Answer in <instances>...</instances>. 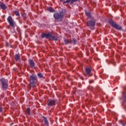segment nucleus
<instances>
[{
  "label": "nucleus",
  "mask_w": 126,
  "mask_h": 126,
  "mask_svg": "<svg viewBox=\"0 0 126 126\" xmlns=\"http://www.w3.org/2000/svg\"><path fill=\"white\" fill-rule=\"evenodd\" d=\"M53 16L55 20V22H61V21H63V19L64 16V12L62 11L59 12L55 13Z\"/></svg>",
  "instance_id": "f257e3e1"
},
{
  "label": "nucleus",
  "mask_w": 126,
  "mask_h": 126,
  "mask_svg": "<svg viewBox=\"0 0 126 126\" xmlns=\"http://www.w3.org/2000/svg\"><path fill=\"white\" fill-rule=\"evenodd\" d=\"M38 80L37 79V76L35 74H32L30 76V83L31 88L32 87H35L36 84L37 83Z\"/></svg>",
  "instance_id": "f03ea898"
},
{
  "label": "nucleus",
  "mask_w": 126,
  "mask_h": 126,
  "mask_svg": "<svg viewBox=\"0 0 126 126\" xmlns=\"http://www.w3.org/2000/svg\"><path fill=\"white\" fill-rule=\"evenodd\" d=\"M1 90H7L8 89V82L4 78H1L0 80Z\"/></svg>",
  "instance_id": "7ed1b4c3"
},
{
  "label": "nucleus",
  "mask_w": 126,
  "mask_h": 126,
  "mask_svg": "<svg viewBox=\"0 0 126 126\" xmlns=\"http://www.w3.org/2000/svg\"><path fill=\"white\" fill-rule=\"evenodd\" d=\"M109 24L112 26V27H114L115 28V29H117V30H122V27L119 26V25L116 24L113 20L110 19L108 21Z\"/></svg>",
  "instance_id": "20e7f679"
},
{
  "label": "nucleus",
  "mask_w": 126,
  "mask_h": 126,
  "mask_svg": "<svg viewBox=\"0 0 126 126\" xmlns=\"http://www.w3.org/2000/svg\"><path fill=\"white\" fill-rule=\"evenodd\" d=\"M95 22L94 20H90L87 22V26L92 30L95 29Z\"/></svg>",
  "instance_id": "39448f33"
},
{
  "label": "nucleus",
  "mask_w": 126,
  "mask_h": 126,
  "mask_svg": "<svg viewBox=\"0 0 126 126\" xmlns=\"http://www.w3.org/2000/svg\"><path fill=\"white\" fill-rule=\"evenodd\" d=\"M7 20L11 27H15V26H16V24L15 23V22L13 21V19H12L11 16H9L7 18Z\"/></svg>",
  "instance_id": "423d86ee"
},
{
  "label": "nucleus",
  "mask_w": 126,
  "mask_h": 126,
  "mask_svg": "<svg viewBox=\"0 0 126 126\" xmlns=\"http://www.w3.org/2000/svg\"><path fill=\"white\" fill-rule=\"evenodd\" d=\"M53 34H52V33L49 32L48 33H43L41 34V38H46L48 40H52V36Z\"/></svg>",
  "instance_id": "0eeeda50"
},
{
  "label": "nucleus",
  "mask_w": 126,
  "mask_h": 126,
  "mask_svg": "<svg viewBox=\"0 0 126 126\" xmlns=\"http://www.w3.org/2000/svg\"><path fill=\"white\" fill-rule=\"evenodd\" d=\"M47 105L50 107H55L56 106V100L49 99L47 102Z\"/></svg>",
  "instance_id": "6e6552de"
},
{
  "label": "nucleus",
  "mask_w": 126,
  "mask_h": 126,
  "mask_svg": "<svg viewBox=\"0 0 126 126\" xmlns=\"http://www.w3.org/2000/svg\"><path fill=\"white\" fill-rule=\"evenodd\" d=\"M85 71L86 72L85 73V75L87 76V77H90V76L92 75L91 74V69H90L89 67L86 68Z\"/></svg>",
  "instance_id": "1a4fd4ad"
},
{
  "label": "nucleus",
  "mask_w": 126,
  "mask_h": 126,
  "mask_svg": "<svg viewBox=\"0 0 126 126\" xmlns=\"http://www.w3.org/2000/svg\"><path fill=\"white\" fill-rule=\"evenodd\" d=\"M29 64L31 68H35V62L32 59L29 60Z\"/></svg>",
  "instance_id": "9d476101"
},
{
  "label": "nucleus",
  "mask_w": 126,
  "mask_h": 126,
  "mask_svg": "<svg viewBox=\"0 0 126 126\" xmlns=\"http://www.w3.org/2000/svg\"><path fill=\"white\" fill-rule=\"evenodd\" d=\"M77 1H80V0H66L63 3H69V4H72L74 2H77Z\"/></svg>",
  "instance_id": "9b49d317"
},
{
  "label": "nucleus",
  "mask_w": 126,
  "mask_h": 126,
  "mask_svg": "<svg viewBox=\"0 0 126 126\" xmlns=\"http://www.w3.org/2000/svg\"><path fill=\"white\" fill-rule=\"evenodd\" d=\"M0 7L1 9H3V10H5V9L7 8V6L5 5L4 3H2L1 2H0Z\"/></svg>",
  "instance_id": "f8f14e48"
},
{
  "label": "nucleus",
  "mask_w": 126,
  "mask_h": 126,
  "mask_svg": "<svg viewBox=\"0 0 126 126\" xmlns=\"http://www.w3.org/2000/svg\"><path fill=\"white\" fill-rule=\"evenodd\" d=\"M14 59L16 62L20 61V54H17L14 56Z\"/></svg>",
  "instance_id": "ddd939ff"
},
{
  "label": "nucleus",
  "mask_w": 126,
  "mask_h": 126,
  "mask_svg": "<svg viewBox=\"0 0 126 126\" xmlns=\"http://www.w3.org/2000/svg\"><path fill=\"white\" fill-rule=\"evenodd\" d=\"M43 122L45 125V126H48L49 125V121H48V119H47L46 117H43Z\"/></svg>",
  "instance_id": "4468645a"
},
{
  "label": "nucleus",
  "mask_w": 126,
  "mask_h": 126,
  "mask_svg": "<svg viewBox=\"0 0 126 126\" xmlns=\"http://www.w3.org/2000/svg\"><path fill=\"white\" fill-rule=\"evenodd\" d=\"M75 43H76V40H75V39H73V40H70V44L75 45Z\"/></svg>",
  "instance_id": "2eb2a0df"
},
{
  "label": "nucleus",
  "mask_w": 126,
  "mask_h": 126,
  "mask_svg": "<svg viewBox=\"0 0 126 126\" xmlns=\"http://www.w3.org/2000/svg\"><path fill=\"white\" fill-rule=\"evenodd\" d=\"M47 10L49 12H55V10L54 9H53L52 7H48L47 8Z\"/></svg>",
  "instance_id": "dca6fc26"
},
{
  "label": "nucleus",
  "mask_w": 126,
  "mask_h": 126,
  "mask_svg": "<svg viewBox=\"0 0 126 126\" xmlns=\"http://www.w3.org/2000/svg\"><path fill=\"white\" fill-rule=\"evenodd\" d=\"M51 40H53L54 41H58V37L55 36V35H52Z\"/></svg>",
  "instance_id": "f3484780"
},
{
  "label": "nucleus",
  "mask_w": 126,
  "mask_h": 126,
  "mask_svg": "<svg viewBox=\"0 0 126 126\" xmlns=\"http://www.w3.org/2000/svg\"><path fill=\"white\" fill-rule=\"evenodd\" d=\"M31 111V109H30V108H28L26 110V115H30V111Z\"/></svg>",
  "instance_id": "a211bd4d"
},
{
  "label": "nucleus",
  "mask_w": 126,
  "mask_h": 126,
  "mask_svg": "<svg viewBox=\"0 0 126 126\" xmlns=\"http://www.w3.org/2000/svg\"><path fill=\"white\" fill-rule=\"evenodd\" d=\"M64 43H65V45H67V44H69V43H70V40L68 41V39H64Z\"/></svg>",
  "instance_id": "6ab92c4d"
},
{
  "label": "nucleus",
  "mask_w": 126,
  "mask_h": 126,
  "mask_svg": "<svg viewBox=\"0 0 126 126\" xmlns=\"http://www.w3.org/2000/svg\"><path fill=\"white\" fill-rule=\"evenodd\" d=\"M14 13L16 16H19L20 15V14H19V12L17 11H15Z\"/></svg>",
  "instance_id": "aec40b11"
},
{
  "label": "nucleus",
  "mask_w": 126,
  "mask_h": 126,
  "mask_svg": "<svg viewBox=\"0 0 126 126\" xmlns=\"http://www.w3.org/2000/svg\"><path fill=\"white\" fill-rule=\"evenodd\" d=\"M37 76L38 77H40V78H43V75L41 73H37Z\"/></svg>",
  "instance_id": "412c9836"
},
{
  "label": "nucleus",
  "mask_w": 126,
  "mask_h": 126,
  "mask_svg": "<svg viewBox=\"0 0 126 126\" xmlns=\"http://www.w3.org/2000/svg\"><path fill=\"white\" fill-rule=\"evenodd\" d=\"M85 13L87 16H88V17H90V16H91L90 13L86 11Z\"/></svg>",
  "instance_id": "4be33fe9"
},
{
  "label": "nucleus",
  "mask_w": 126,
  "mask_h": 126,
  "mask_svg": "<svg viewBox=\"0 0 126 126\" xmlns=\"http://www.w3.org/2000/svg\"><path fill=\"white\" fill-rule=\"evenodd\" d=\"M120 124H121V125H122L123 126H126V123H124L123 121H121Z\"/></svg>",
  "instance_id": "5701e85b"
},
{
  "label": "nucleus",
  "mask_w": 126,
  "mask_h": 126,
  "mask_svg": "<svg viewBox=\"0 0 126 126\" xmlns=\"http://www.w3.org/2000/svg\"><path fill=\"white\" fill-rule=\"evenodd\" d=\"M2 112V107H0V112Z\"/></svg>",
  "instance_id": "b1692460"
},
{
  "label": "nucleus",
  "mask_w": 126,
  "mask_h": 126,
  "mask_svg": "<svg viewBox=\"0 0 126 126\" xmlns=\"http://www.w3.org/2000/svg\"><path fill=\"white\" fill-rule=\"evenodd\" d=\"M93 82V81H90V83H92Z\"/></svg>",
  "instance_id": "393cba45"
},
{
  "label": "nucleus",
  "mask_w": 126,
  "mask_h": 126,
  "mask_svg": "<svg viewBox=\"0 0 126 126\" xmlns=\"http://www.w3.org/2000/svg\"><path fill=\"white\" fill-rule=\"evenodd\" d=\"M60 1H63V0H60Z\"/></svg>",
  "instance_id": "a878e982"
}]
</instances>
